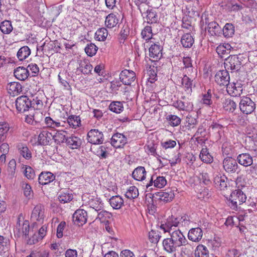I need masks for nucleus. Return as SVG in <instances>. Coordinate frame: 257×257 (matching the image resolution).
<instances>
[{"instance_id":"nucleus-1","label":"nucleus","mask_w":257,"mask_h":257,"mask_svg":"<svg viewBox=\"0 0 257 257\" xmlns=\"http://www.w3.org/2000/svg\"><path fill=\"white\" fill-rule=\"evenodd\" d=\"M246 200V195L239 188L233 191L230 195L229 206L233 209L240 207V205L245 203Z\"/></svg>"},{"instance_id":"nucleus-2","label":"nucleus","mask_w":257,"mask_h":257,"mask_svg":"<svg viewBox=\"0 0 257 257\" xmlns=\"http://www.w3.org/2000/svg\"><path fill=\"white\" fill-rule=\"evenodd\" d=\"M30 230V224L28 220H24L22 214L19 215L17 219V225L14 230L15 235L17 237H20L22 235L25 238L29 236Z\"/></svg>"},{"instance_id":"nucleus-3","label":"nucleus","mask_w":257,"mask_h":257,"mask_svg":"<svg viewBox=\"0 0 257 257\" xmlns=\"http://www.w3.org/2000/svg\"><path fill=\"white\" fill-rule=\"evenodd\" d=\"M239 107L243 114H250L254 111L255 103L249 97L243 96L240 98Z\"/></svg>"},{"instance_id":"nucleus-4","label":"nucleus","mask_w":257,"mask_h":257,"mask_svg":"<svg viewBox=\"0 0 257 257\" xmlns=\"http://www.w3.org/2000/svg\"><path fill=\"white\" fill-rule=\"evenodd\" d=\"M15 105L19 112H24L32 106V101L27 96L22 95L16 99Z\"/></svg>"},{"instance_id":"nucleus-5","label":"nucleus","mask_w":257,"mask_h":257,"mask_svg":"<svg viewBox=\"0 0 257 257\" xmlns=\"http://www.w3.org/2000/svg\"><path fill=\"white\" fill-rule=\"evenodd\" d=\"M87 140L92 144H100L103 142V134L97 129H92L87 133Z\"/></svg>"},{"instance_id":"nucleus-6","label":"nucleus","mask_w":257,"mask_h":257,"mask_svg":"<svg viewBox=\"0 0 257 257\" xmlns=\"http://www.w3.org/2000/svg\"><path fill=\"white\" fill-rule=\"evenodd\" d=\"M224 67L226 70L237 71L241 65L237 55H230L225 59L224 63Z\"/></svg>"},{"instance_id":"nucleus-7","label":"nucleus","mask_w":257,"mask_h":257,"mask_svg":"<svg viewBox=\"0 0 257 257\" xmlns=\"http://www.w3.org/2000/svg\"><path fill=\"white\" fill-rule=\"evenodd\" d=\"M196 76L194 74H191V75L183 74L181 86L187 94H190L192 92L193 81Z\"/></svg>"},{"instance_id":"nucleus-8","label":"nucleus","mask_w":257,"mask_h":257,"mask_svg":"<svg viewBox=\"0 0 257 257\" xmlns=\"http://www.w3.org/2000/svg\"><path fill=\"white\" fill-rule=\"evenodd\" d=\"M222 164L223 169L228 173H235L238 167L236 160L232 157H227L224 158Z\"/></svg>"},{"instance_id":"nucleus-9","label":"nucleus","mask_w":257,"mask_h":257,"mask_svg":"<svg viewBox=\"0 0 257 257\" xmlns=\"http://www.w3.org/2000/svg\"><path fill=\"white\" fill-rule=\"evenodd\" d=\"M214 78L215 82L220 86H227L229 84L230 76L226 70L218 71Z\"/></svg>"},{"instance_id":"nucleus-10","label":"nucleus","mask_w":257,"mask_h":257,"mask_svg":"<svg viewBox=\"0 0 257 257\" xmlns=\"http://www.w3.org/2000/svg\"><path fill=\"white\" fill-rule=\"evenodd\" d=\"M119 78L123 84L129 85L135 80L136 75L133 71L125 69L120 73Z\"/></svg>"},{"instance_id":"nucleus-11","label":"nucleus","mask_w":257,"mask_h":257,"mask_svg":"<svg viewBox=\"0 0 257 257\" xmlns=\"http://www.w3.org/2000/svg\"><path fill=\"white\" fill-rule=\"evenodd\" d=\"M184 101L178 100L173 102L172 105L179 110L189 111L193 108V104L192 102L185 98V97H182Z\"/></svg>"},{"instance_id":"nucleus-12","label":"nucleus","mask_w":257,"mask_h":257,"mask_svg":"<svg viewBox=\"0 0 257 257\" xmlns=\"http://www.w3.org/2000/svg\"><path fill=\"white\" fill-rule=\"evenodd\" d=\"M163 47L159 44L151 45L149 48V56L152 61H157L162 57Z\"/></svg>"},{"instance_id":"nucleus-13","label":"nucleus","mask_w":257,"mask_h":257,"mask_svg":"<svg viewBox=\"0 0 257 257\" xmlns=\"http://www.w3.org/2000/svg\"><path fill=\"white\" fill-rule=\"evenodd\" d=\"M127 143V138L122 134L116 133L111 139V145L115 148H120Z\"/></svg>"},{"instance_id":"nucleus-14","label":"nucleus","mask_w":257,"mask_h":257,"mask_svg":"<svg viewBox=\"0 0 257 257\" xmlns=\"http://www.w3.org/2000/svg\"><path fill=\"white\" fill-rule=\"evenodd\" d=\"M226 91L231 96L238 97L242 93V88L240 83H229L227 86Z\"/></svg>"},{"instance_id":"nucleus-15","label":"nucleus","mask_w":257,"mask_h":257,"mask_svg":"<svg viewBox=\"0 0 257 257\" xmlns=\"http://www.w3.org/2000/svg\"><path fill=\"white\" fill-rule=\"evenodd\" d=\"M184 66L182 67L183 74L197 75L196 70H194L192 65V61L190 57H184L182 60Z\"/></svg>"},{"instance_id":"nucleus-16","label":"nucleus","mask_w":257,"mask_h":257,"mask_svg":"<svg viewBox=\"0 0 257 257\" xmlns=\"http://www.w3.org/2000/svg\"><path fill=\"white\" fill-rule=\"evenodd\" d=\"M170 239L174 242L176 244L180 247L181 245L187 242V240L179 230H176L170 232Z\"/></svg>"},{"instance_id":"nucleus-17","label":"nucleus","mask_w":257,"mask_h":257,"mask_svg":"<svg viewBox=\"0 0 257 257\" xmlns=\"http://www.w3.org/2000/svg\"><path fill=\"white\" fill-rule=\"evenodd\" d=\"M87 214L85 210H76L73 215V220L79 226H82L87 221Z\"/></svg>"},{"instance_id":"nucleus-18","label":"nucleus","mask_w":257,"mask_h":257,"mask_svg":"<svg viewBox=\"0 0 257 257\" xmlns=\"http://www.w3.org/2000/svg\"><path fill=\"white\" fill-rule=\"evenodd\" d=\"M53 135L51 133L47 130H43L38 136V144L41 145H48L50 144Z\"/></svg>"},{"instance_id":"nucleus-19","label":"nucleus","mask_w":257,"mask_h":257,"mask_svg":"<svg viewBox=\"0 0 257 257\" xmlns=\"http://www.w3.org/2000/svg\"><path fill=\"white\" fill-rule=\"evenodd\" d=\"M179 221L177 218L172 216L167 219V221L165 223L161 224L160 228L163 229L164 232H170L172 230V227L178 226Z\"/></svg>"},{"instance_id":"nucleus-20","label":"nucleus","mask_w":257,"mask_h":257,"mask_svg":"<svg viewBox=\"0 0 257 257\" xmlns=\"http://www.w3.org/2000/svg\"><path fill=\"white\" fill-rule=\"evenodd\" d=\"M179 221L177 218L172 216L167 219V221L165 223L161 224L160 228L163 229L164 232H170L172 230V227L178 226Z\"/></svg>"},{"instance_id":"nucleus-21","label":"nucleus","mask_w":257,"mask_h":257,"mask_svg":"<svg viewBox=\"0 0 257 257\" xmlns=\"http://www.w3.org/2000/svg\"><path fill=\"white\" fill-rule=\"evenodd\" d=\"M55 179V176L50 172H42L39 176V183L45 185L48 184Z\"/></svg>"},{"instance_id":"nucleus-22","label":"nucleus","mask_w":257,"mask_h":257,"mask_svg":"<svg viewBox=\"0 0 257 257\" xmlns=\"http://www.w3.org/2000/svg\"><path fill=\"white\" fill-rule=\"evenodd\" d=\"M22 85L17 82H11L7 85L8 92L13 96L19 95L22 91Z\"/></svg>"},{"instance_id":"nucleus-23","label":"nucleus","mask_w":257,"mask_h":257,"mask_svg":"<svg viewBox=\"0 0 257 257\" xmlns=\"http://www.w3.org/2000/svg\"><path fill=\"white\" fill-rule=\"evenodd\" d=\"M238 163L244 167L251 166L253 163V159L248 153H242L237 157Z\"/></svg>"},{"instance_id":"nucleus-24","label":"nucleus","mask_w":257,"mask_h":257,"mask_svg":"<svg viewBox=\"0 0 257 257\" xmlns=\"http://www.w3.org/2000/svg\"><path fill=\"white\" fill-rule=\"evenodd\" d=\"M188 238L194 242L199 241L202 237V231L199 227L191 229L188 234Z\"/></svg>"},{"instance_id":"nucleus-25","label":"nucleus","mask_w":257,"mask_h":257,"mask_svg":"<svg viewBox=\"0 0 257 257\" xmlns=\"http://www.w3.org/2000/svg\"><path fill=\"white\" fill-rule=\"evenodd\" d=\"M146 174L145 168L144 167L139 166L134 170L132 176L135 180L141 181L146 179Z\"/></svg>"},{"instance_id":"nucleus-26","label":"nucleus","mask_w":257,"mask_h":257,"mask_svg":"<svg viewBox=\"0 0 257 257\" xmlns=\"http://www.w3.org/2000/svg\"><path fill=\"white\" fill-rule=\"evenodd\" d=\"M66 143L67 146L70 148L77 149L81 146L82 142L79 138L71 136L67 138Z\"/></svg>"},{"instance_id":"nucleus-27","label":"nucleus","mask_w":257,"mask_h":257,"mask_svg":"<svg viewBox=\"0 0 257 257\" xmlns=\"http://www.w3.org/2000/svg\"><path fill=\"white\" fill-rule=\"evenodd\" d=\"M163 246L164 250L169 253L175 252L177 247H179L170 239V238H167L163 240Z\"/></svg>"},{"instance_id":"nucleus-28","label":"nucleus","mask_w":257,"mask_h":257,"mask_svg":"<svg viewBox=\"0 0 257 257\" xmlns=\"http://www.w3.org/2000/svg\"><path fill=\"white\" fill-rule=\"evenodd\" d=\"M119 23V19L117 16L114 14H109L106 17L105 25L108 28H112L115 27Z\"/></svg>"},{"instance_id":"nucleus-29","label":"nucleus","mask_w":257,"mask_h":257,"mask_svg":"<svg viewBox=\"0 0 257 257\" xmlns=\"http://www.w3.org/2000/svg\"><path fill=\"white\" fill-rule=\"evenodd\" d=\"M153 176L152 177L150 181L149 184L146 185L147 188L152 186L154 183V186L158 188H162L166 186L167 184V180L165 177L163 176H158L153 181Z\"/></svg>"},{"instance_id":"nucleus-30","label":"nucleus","mask_w":257,"mask_h":257,"mask_svg":"<svg viewBox=\"0 0 257 257\" xmlns=\"http://www.w3.org/2000/svg\"><path fill=\"white\" fill-rule=\"evenodd\" d=\"M16 78L20 80H25L29 76V73L28 69L23 67L17 68L14 72Z\"/></svg>"},{"instance_id":"nucleus-31","label":"nucleus","mask_w":257,"mask_h":257,"mask_svg":"<svg viewBox=\"0 0 257 257\" xmlns=\"http://www.w3.org/2000/svg\"><path fill=\"white\" fill-rule=\"evenodd\" d=\"M10 129V124L7 121H0V143L7 138Z\"/></svg>"},{"instance_id":"nucleus-32","label":"nucleus","mask_w":257,"mask_h":257,"mask_svg":"<svg viewBox=\"0 0 257 257\" xmlns=\"http://www.w3.org/2000/svg\"><path fill=\"white\" fill-rule=\"evenodd\" d=\"M207 31L211 36H217L221 33V28L217 23L213 21L208 24Z\"/></svg>"},{"instance_id":"nucleus-33","label":"nucleus","mask_w":257,"mask_h":257,"mask_svg":"<svg viewBox=\"0 0 257 257\" xmlns=\"http://www.w3.org/2000/svg\"><path fill=\"white\" fill-rule=\"evenodd\" d=\"M231 48L232 47L229 44L224 43L217 46L216 51L220 57L223 58L224 55H227L230 53Z\"/></svg>"},{"instance_id":"nucleus-34","label":"nucleus","mask_w":257,"mask_h":257,"mask_svg":"<svg viewBox=\"0 0 257 257\" xmlns=\"http://www.w3.org/2000/svg\"><path fill=\"white\" fill-rule=\"evenodd\" d=\"M109 203L113 209H120L124 204L123 199L119 195L111 197Z\"/></svg>"},{"instance_id":"nucleus-35","label":"nucleus","mask_w":257,"mask_h":257,"mask_svg":"<svg viewBox=\"0 0 257 257\" xmlns=\"http://www.w3.org/2000/svg\"><path fill=\"white\" fill-rule=\"evenodd\" d=\"M214 183L217 188L224 190L227 187V178L225 176L217 175L214 178Z\"/></svg>"},{"instance_id":"nucleus-36","label":"nucleus","mask_w":257,"mask_h":257,"mask_svg":"<svg viewBox=\"0 0 257 257\" xmlns=\"http://www.w3.org/2000/svg\"><path fill=\"white\" fill-rule=\"evenodd\" d=\"M199 158L205 163L210 164L213 161V157L206 148H202L199 155Z\"/></svg>"},{"instance_id":"nucleus-37","label":"nucleus","mask_w":257,"mask_h":257,"mask_svg":"<svg viewBox=\"0 0 257 257\" xmlns=\"http://www.w3.org/2000/svg\"><path fill=\"white\" fill-rule=\"evenodd\" d=\"M194 42V38L190 34L186 33L182 36L181 43L184 48H191Z\"/></svg>"},{"instance_id":"nucleus-38","label":"nucleus","mask_w":257,"mask_h":257,"mask_svg":"<svg viewBox=\"0 0 257 257\" xmlns=\"http://www.w3.org/2000/svg\"><path fill=\"white\" fill-rule=\"evenodd\" d=\"M223 107L226 111L232 113L236 109L237 104L233 100L227 98L223 102Z\"/></svg>"},{"instance_id":"nucleus-39","label":"nucleus","mask_w":257,"mask_h":257,"mask_svg":"<svg viewBox=\"0 0 257 257\" xmlns=\"http://www.w3.org/2000/svg\"><path fill=\"white\" fill-rule=\"evenodd\" d=\"M69 126L73 128H76L81 125V119L79 116L76 115H69L67 119Z\"/></svg>"},{"instance_id":"nucleus-40","label":"nucleus","mask_w":257,"mask_h":257,"mask_svg":"<svg viewBox=\"0 0 257 257\" xmlns=\"http://www.w3.org/2000/svg\"><path fill=\"white\" fill-rule=\"evenodd\" d=\"M18 149L20 154L26 160L32 158V154L26 145L20 144L18 145Z\"/></svg>"},{"instance_id":"nucleus-41","label":"nucleus","mask_w":257,"mask_h":257,"mask_svg":"<svg viewBox=\"0 0 257 257\" xmlns=\"http://www.w3.org/2000/svg\"><path fill=\"white\" fill-rule=\"evenodd\" d=\"M195 257H209V251L207 248L202 245L199 244L195 250Z\"/></svg>"},{"instance_id":"nucleus-42","label":"nucleus","mask_w":257,"mask_h":257,"mask_svg":"<svg viewBox=\"0 0 257 257\" xmlns=\"http://www.w3.org/2000/svg\"><path fill=\"white\" fill-rule=\"evenodd\" d=\"M67 134L66 131H57L55 134L53 135L52 139H53L56 143L60 144L66 141L67 138L66 135Z\"/></svg>"},{"instance_id":"nucleus-43","label":"nucleus","mask_w":257,"mask_h":257,"mask_svg":"<svg viewBox=\"0 0 257 257\" xmlns=\"http://www.w3.org/2000/svg\"><path fill=\"white\" fill-rule=\"evenodd\" d=\"M31 54V50L27 46L21 47L17 52V57L20 61L26 59Z\"/></svg>"},{"instance_id":"nucleus-44","label":"nucleus","mask_w":257,"mask_h":257,"mask_svg":"<svg viewBox=\"0 0 257 257\" xmlns=\"http://www.w3.org/2000/svg\"><path fill=\"white\" fill-rule=\"evenodd\" d=\"M45 123L47 127L54 128L55 127L64 126L65 122H63V124H62L61 122L55 120L50 116H47L45 118Z\"/></svg>"},{"instance_id":"nucleus-45","label":"nucleus","mask_w":257,"mask_h":257,"mask_svg":"<svg viewBox=\"0 0 257 257\" xmlns=\"http://www.w3.org/2000/svg\"><path fill=\"white\" fill-rule=\"evenodd\" d=\"M109 145L104 144V145L99 146L97 151L96 154L99 157L105 159L107 157V155L109 152Z\"/></svg>"},{"instance_id":"nucleus-46","label":"nucleus","mask_w":257,"mask_h":257,"mask_svg":"<svg viewBox=\"0 0 257 257\" xmlns=\"http://www.w3.org/2000/svg\"><path fill=\"white\" fill-rule=\"evenodd\" d=\"M0 30L5 34H10L13 30V28L10 21L5 20L1 23Z\"/></svg>"},{"instance_id":"nucleus-47","label":"nucleus","mask_w":257,"mask_h":257,"mask_svg":"<svg viewBox=\"0 0 257 257\" xmlns=\"http://www.w3.org/2000/svg\"><path fill=\"white\" fill-rule=\"evenodd\" d=\"M222 32L225 37L230 38L234 34V27L231 23H226L222 29Z\"/></svg>"},{"instance_id":"nucleus-48","label":"nucleus","mask_w":257,"mask_h":257,"mask_svg":"<svg viewBox=\"0 0 257 257\" xmlns=\"http://www.w3.org/2000/svg\"><path fill=\"white\" fill-rule=\"evenodd\" d=\"M108 36V31L105 28L98 29L95 33V38L99 41H104Z\"/></svg>"},{"instance_id":"nucleus-49","label":"nucleus","mask_w":257,"mask_h":257,"mask_svg":"<svg viewBox=\"0 0 257 257\" xmlns=\"http://www.w3.org/2000/svg\"><path fill=\"white\" fill-rule=\"evenodd\" d=\"M138 189L135 186H131L129 187L125 194L126 198L130 199H134L139 196Z\"/></svg>"},{"instance_id":"nucleus-50","label":"nucleus","mask_w":257,"mask_h":257,"mask_svg":"<svg viewBox=\"0 0 257 257\" xmlns=\"http://www.w3.org/2000/svg\"><path fill=\"white\" fill-rule=\"evenodd\" d=\"M198 123L197 118L191 114H188L186 118V127L188 130H191L196 127Z\"/></svg>"},{"instance_id":"nucleus-51","label":"nucleus","mask_w":257,"mask_h":257,"mask_svg":"<svg viewBox=\"0 0 257 257\" xmlns=\"http://www.w3.org/2000/svg\"><path fill=\"white\" fill-rule=\"evenodd\" d=\"M175 195L173 191L169 190L165 192H161L160 195V199L164 202H169L171 201L174 197Z\"/></svg>"},{"instance_id":"nucleus-52","label":"nucleus","mask_w":257,"mask_h":257,"mask_svg":"<svg viewBox=\"0 0 257 257\" xmlns=\"http://www.w3.org/2000/svg\"><path fill=\"white\" fill-rule=\"evenodd\" d=\"M109 108L112 112L116 113H120L123 110V106L120 101H114L110 104Z\"/></svg>"},{"instance_id":"nucleus-53","label":"nucleus","mask_w":257,"mask_h":257,"mask_svg":"<svg viewBox=\"0 0 257 257\" xmlns=\"http://www.w3.org/2000/svg\"><path fill=\"white\" fill-rule=\"evenodd\" d=\"M147 22L149 24H154L158 21V16L156 12L153 10H147Z\"/></svg>"},{"instance_id":"nucleus-54","label":"nucleus","mask_w":257,"mask_h":257,"mask_svg":"<svg viewBox=\"0 0 257 257\" xmlns=\"http://www.w3.org/2000/svg\"><path fill=\"white\" fill-rule=\"evenodd\" d=\"M44 218V210H33L31 219L34 221L43 222Z\"/></svg>"},{"instance_id":"nucleus-55","label":"nucleus","mask_w":257,"mask_h":257,"mask_svg":"<svg viewBox=\"0 0 257 257\" xmlns=\"http://www.w3.org/2000/svg\"><path fill=\"white\" fill-rule=\"evenodd\" d=\"M141 35L142 38L146 41L151 40L153 37L152 27L150 26H146L142 31Z\"/></svg>"},{"instance_id":"nucleus-56","label":"nucleus","mask_w":257,"mask_h":257,"mask_svg":"<svg viewBox=\"0 0 257 257\" xmlns=\"http://www.w3.org/2000/svg\"><path fill=\"white\" fill-rule=\"evenodd\" d=\"M166 119L172 126H178L181 122V118L176 115L169 114L167 116Z\"/></svg>"},{"instance_id":"nucleus-57","label":"nucleus","mask_w":257,"mask_h":257,"mask_svg":"<svg viewBox=\"0 0 257 257\" xmlns=\"http://www.w3.org/2000/svg\"><path fill=\"white\" fill-rule=\"evenodd\" d=\"M16 161L15 159H12L10 161L7 168V172L9 176L11 177H14L16 174Z\"/></svg>"},{"instance_id":"nucleus-58","label":"nucleus","mask_w":257,"mask_h":257,"mask_svg":"<svg viewBox=\"0 0 257 257\" xmlns=\"http://www.w3.org/2000/svg\"><path fill=\"white\" fill-rule=\"evenodd\" d=\"M80 68L83 74H88L91 73L93 67L89 62L84 61L80 63Z\"/></svg>"},{"instance_id":"nucleus-59","label":"nucleus","mask_w":257,"mask_h":257,"mask_svg":"<svg viewBox=\"0 0 257 257\" xmlns=\"http://www.w3.org/2000/svg\"><path fill=\"white\" fill-rule=\"evenodd\" d=\"M47 227L45 225L42 226L38 231V237L37 239L33 238L31 240V243H36L39 240H42L44 237L46 235L47 232Z\"/></svg>"},{"instance_id":"nucleus-60","label":"nucleus","mask_w":257,"mask_h":257,"mask_svg":"<svg viewBox=\"0 0 257 257\" xmlns=\"http://www.w3.org/2000/svg\"><path fill=\"white\" fill-rule=\"evenodd\" d=\"M97 49L95 45L90 43L88 44L85 48V52L88 56L92 57L96 54Z\"/></svg>"},{"instance_id":"nucleus-61","label":"nucleus","mask_w":257,"mask_h":257,"mask_svg":"<svg viewBox=\"0 0 257 257\" xmlns=\"http://www.w3.org/2000/svg\"><path fill=\"white\" fill-rule=\"evenodd\" d=\"M211 90L208 89L207 93L202 95L201 102L203 104L210 106L212 104Z\"/></svg>"},{"instance_id":"nucleus-62","label":"nucleus","mask_w":257,"mask_h":257,"mask_svg":"<svg viewBox=\"0 0 257 257\" xmlns=\"http://www.w3.org/2000/svg\"><path fill=\"white\" fill-rule=\"evenodd\" d=\"M248 147L250 151H257V135L248 138Z\"/></svg>"},{"instance_id":"nucleus-63","label":"nucleus","mask_w":257,"mask_h":257,"mask_svg":"<svg viewBox=\"0 0 257 257\" xmlns=\"http://www.w3.org/2000/svg\"><path fill=\"white\" fill-rule=\"evenodd\" d=\"M156 145L152 143H148L145 146V149L148 154L156 156Z\"/></svg>"},{"instance_id":"nucleus-64","label":"nucleus","mask_w":257,"mask_h":257,"mask_svg":"<svg viewBox=\"0 0 257 257\" xmlns=\"http://www.w3.org/2000/svg\"><path fill=\"white\" fill-rule=\"evenodd\" d=\"M160 237L161 235L158 231L151 230L149 233V239L152 243H158Z\"/></svg>"}]
</instances>
